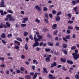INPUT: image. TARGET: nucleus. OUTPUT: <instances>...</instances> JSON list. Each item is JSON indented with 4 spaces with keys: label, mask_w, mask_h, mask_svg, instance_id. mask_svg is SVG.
Masks as SVG:
<instances>
[{
    "label": "nucleus",
    "mask_w": 79,
    "mask_h": 79,
    "mask_svg": "<svg viewBox=\"0 0 79 79\" xmlns=\"http://www.w3.org/2000/svg\"><path fill=\"white\" fill-rule=\"evenodd\" d=\"M48 10V9L47 8L45 7H44L43 10H44V11H47Z\"/></svg>",
    "instance_id": "obj_41"
},
{
    "label": "nucleus",
    "mask_w": 79,
    "mask_h": 79,
    "mask_svg": "<svg viewBox=\"0 0 79 79\" xmlns=\"http://www.w3.org/2000/svg\"><path fill=\"white\" fill-rule=\"evenodd\" d=\"M44 21L47 24L49 23V22L48 21V19H44Z\"/></svg>",
    "instance_id": "obj_44"
},
{
    "label": "nucleus",
    "mask_w": 79,
    "mask_h": 79,
    "mask_svg": "<svg viewBox=\"0 0 79 79\" xmlns=\"http://www.w3.org/2000/svg\"><path fill=\"white\" fill-rule=\"evenodd\" d=\"M69 69L70 70H69V72H70V73H71L72 72V71L73 70V68H69Z\"/></svg>",
    "instance_id": "obj_51"
},
{
    "label": "nucleus",
    "mask_w": 79,
    "mask_h": 79,
    "mask_svg": "<svg viewBox=\"0 0 79 79\" xmlns=\"http://www.w3.org/2000/svg\"><path fill=\"white\" fill-rule=\"evenodd\" d=\"M75 28L76 29V30L79 31V27H75Z\"/></svg>",
    "instance_id": "obj_62"
},
{
    "label": "nucleus",
    "mask_w": 79,
    "mask_h": 79,
    "mask_svg": "<svg viewBox=\"0 0 79 79\" xmlns=\"http://www.w3.org/2000/svg\"><path fill=\"white\" fill-rule=\"evenodd\" d=\"M61 14V11H60L59 12H58L57 14H56V15L57 16H58L59 15H60Z\"/></svg>",
    "instance_id": "obj_42"
},
{
    "label": "nucleus",
    "mask_w": 79,
    "mask_h": 79,
    "mask_svg": "<svg viewBox=\"0 0 79 79\" xmlns=\"http://www.w3.org/2000/svg\"><path fill=\"white\" fill-rule=\"evenodd\" d=\"M30 75H31V76H33L34 74V72H30Z\"/></svg>",
    "instance_id": "obj_54"
},
{
    "label": "nucleus",
    "mask_w": 79,
    "mask_h": 79,
    "mask_svg": "<svg viewBox=\"0 0 79 79\" xmlns=\"http://www.w3.org/2000/svg\"><path fill=\"white\" fill-rule=\"evenodd\" d=\"M24 48H25L26 50H28V46H27V44H26Z\"/></svg>",
    "instance_id": "obj_27"
},
{
    "label": "nucleus",
    "mask_w": 79,
    "mask_h": 79,
    "mask_svg": "<svg viewBox=\"0 0 79 79\" xmlns=\"http://www.w3.org/2000/svg\"><path fill=\"white\" fill-rule=\"evenodd\" d=\"M72 3L73 5H76L77 4V2L76 1L73 0L72 1Z\"/></svg>",
    "instance_id": "obj_20"
},
{
    "label": "nucleus",
    "mask_w": 79,
    "mask_h": 79,
    "mask_svg": "<svg viewBox=\"0 0 79 79\" xmlns=\"http://www.w3.org/2000/svg\"><path fill=\"white\" fill-rule=\"evenodd\" d=\"M37 73H35L34 75V76L33 77V79H35V78L37 77Z\"/></svg>",
    "instance_id": "obj_19"
},
{
    "label": "nucleus",
    "mask_w": 79,
    "mask_h": 79,
    "mask_svg": "<svg viewBox=\"0 0 79 79\" xmlns=\"http://www.w3.org/2000/svg\"><path fill=\"white\" fill-rule=\"evenodd\" d=\"M57 32H58V30H56L54 32V35H56Z\"/></svg>",
    "instance_id": "obj_63"
},
{
    "label": "nucleus",
    "mask_w": 79,
    "mask_h": 79,
    "mask_svg": "<svg viewBox=\"0 0 79 79\" xmlns=\"http://www.w3.org/2000/svg\"><path fill=\"white\" fill-rule=\"evenodd\" d=\"M67 34H70L71 33V31H70V30L68 29L67 30Z\"/></svg>",
    "instance_id": "obj_47"
},
{
    "label": "nucleus",
    "mask_w": 79,
    "mask_h": 79,
    "mask_svg": "<svg viewBox=\"0 0 79 79\" xmlns=\"http://www.w3.org/2000/svg\"><path fill=\"white\" fill-rule=\"evenodd\" d=\"M48 77L50 79H54L56 78L55 77H53V75L51 74H49Z\"/></svg>",
    "instance_id": "obj_10"
},
{
    "label": "nucleus",
    "mask_w": 79,
    "mask_h": 79,
    "mask_svg": "<svg viewBox=\"0 0 79 79\" xmlns=\"http://www.w3.org/2000/svg\"><path fill=\"white\" fill-rule=\"evenodd\" d=\"M31 67L32 68V69H33V70L34 71V70H35V65H32Z\"/></svg>",
    "instance_id": "obj_52"
},
{
    "label": "nucleus",
    "mask_w": 79,
    "mask_h": 79,
    "mask_svg": "<svg viewBox=\"0 0 79 79\" xmlns=\"http://www.w3.org/2000/svg\"><path fill=\"white\" fill-rule=\"evenodd\" d=\"M35 8L37 9V10H38V11H41V10L42 9H41L40 7L39 6L36 5L35 6Z\"/></svg>",
    "instance_id": "obj_11"
},
{
    "label": "nucleus",
    "mask_w": 79,
    "mask_h": 79,
    "mask_svg": "<svg viewBox=\"0 0 79 79\" xmlns=\"http://www.w3.org/2000/svg\"><path fill=\"white\" fill-rule=\"evenodd\" d=\"M47 44L48 46H51V47L53 46V43H51V42H48Z\"/></svg>",
    "instance_id": "obj_17"
},
{
    "label": "nucleus",
    "mask_w": 79,
    "mask_h": 79,
    "mask_svg": "<svg viewBox=\"0 0 79 79\" xmlns=\"http://www.w3.org/2000/svg\"><path fill=\"white\" fill-rule=\"evenodd\" d=\"M16 39L18 40V41H19V42H22V41H23L22 39L19 37L17 38Z\"/></svg>",
    "instance_id": "obj_30"
},
{
    "label": "nucleus",
    "mask_w": 79,
    "mask_h": 79,
    "mask_svg": "<svg viewBox=\"0 0 79 79\" xmlns=\"http://www.w3.org/2000/svg\"><path fill=\"white\" fill-rule=\"evenodd\" d=\"M15 44H17L18 46H15L14 47V48H16V50H18L19 48V46L20 45V42L18 41L17 40L14 41Z\"/></svg>",
    "instance_id": "obj_5"
},
{
    "label": "nucleus",
    "mask_w": 79,
    "mask_h": 79,
    "mask_svg": "<svg viewBox=\"0 0 79 79\" xmlns=\"http://www.w3.org/2000/svg\"><path fill=\"white\" fill-rule=\"evenodd\" d=\"M6 24L7 25V27H10V25L9 22H6Z\"/></svg>",
    "instance_id": "obj_29"
},
{
    "label": "nucleus",
    "mask_w": 79,
    "mask_h": 79,
    "mask_svg": "<svg viewBox=\"0 0 79 79\" xmlns=\"http://www.w3.org/2000/svg\"><path fill=\"white\" fill-rule=\"evenodd\" d=\"M76 48V46H73L72 47L71 50H74Z\"/></svg>",
    "instance_id": "obj_39"
},
{
    "label": "nucleus",
    "mask_w": 79,
    "mask_h": 79,
    "mask_svg": "<svg viewBox=\"0 0 79 79\" xmlns=\"http://www.w3.org/2000/svg\"><path fill=\"white\" fill-rule=\"evenodd\" d=\"M56 65H57L56 63L54 62H53V64H51V66L50 67V68H53L54 67V66H56Z\"/></svg>",
    "instance_id": "obj_15"
},
{
    "label": "nucleus",
    "mask_w": 79,
    "mask_h": 79,
    "mask_svg": "<svg viewBox=\"0 0 79 79\" xmlns=\"http://www.w3.org/2000/svg\"><path fill=\"white\" fill-rule=\"evenodd\" d=\"M60 20V17L59 16H57L56 19V21H59Z\"/></svg>",
    "instance_id": "obj_22"
},
{
    "label": "nucleus",
    "mask_w": 79,
    "mask_h": 79,
    "mask_svg": "<svg viewBox=\"0 0 79 79\" xmlns=\"http://www.w3.org/2000/svg\"><path fill=\"white\" fill-rule=\"evenodd\" d=\"M35 21L36 22V23H39L40 21V20H39V19H35Z\"/></svg>",
    "instance_id": "obj_43"
},
{
    "label": "nucleus",
    "mask_w": 79,
    "mask_h": 79,
    "mask_svg": "<svg viewBox=\"0 0 79 79\" xmlns=\"http://www.w3.org/2000/svg\"><path fill=\"white\" fill-rule=\"evenodd\" d=\"M7 13H10V14H13V11L11 10H7Z\"/></svg>",
    "instance_id": "obj_23"
},
{
    "label": "nucleus",
    "mask_w": 79,
    "mask_h": 79,
    "mask_svg": "<svg viewBox=\"0 0 79 79\" xmlns=\"http://www.w3.org/2000/svg\"><path fill=\"white\" fill-rule=\"evenodd\" d=\"M51 50V49L50 48H46L45 49V50L46 52H50Z\"/></svg>",
    "instance_id": "obj_38"
},
{
    "label": "nucleus",
    "mask_w": 79,
    "mask_h": 79,
    "mask_svg": "<svg viewBox=\"0 0 79 79\" xmlns=\"http://www.w3.org/2000/svg\"><path fill=\"white\" fill-rule=\"evenodd\" d=\"M7 37H8L9 38H10V37H12V34H11V33H10V34H8L7 35Z\"/></svg>",
    "instance_id": "obj_35"
},
{
    "label": "nucleus",
    "mask_w": 79,
    "mask_h": 79,
    "mask_svg": "<svg viewBox=\"0 0 79 79\" xmlns=\"http://www.w3.org/2000/svg\"><path fill=\"white\" fill-rule=\"evenodd\" d=\"M48 57L46 58V62H50V58L52 57V55H48Z\"/></svg>",
    "instance_id": "obj_8"
},
{
    "label": "nucleus",
    "mask_w": 79,
    "mask_h": 79,
    "mask_svg": "<svg viewBox=\"0 0 79 79\" xmlns=\"http://www.w3.org/2000/svg\"><path fill=\"white\" fill-rule=\"evenodd\" d=\"M54 54L56 55H60V53L59 52H56V51H55L54 52Z\"/></svg>",
    "instance_id": "obj_50"
},
{
    "label": "nucleus",
    "mask_w": 79,
    "mask_h": 79,
    "mask_svg": "<svg viewBox=\"0 0 79 79\" xmlns=\"http://www.w3.org/2000/svg\"><path fill=\"white\" fill-rule=\"evenodd\" d=\"M28 34V33L27 32H25L23 33V35L24 36H27Z\"/></svg>",
    "instance_id": "obj_36"
},
{
    "label": "nucleus",
    "mask_w": 79,
    "mask_h": 79,
    "mask_svg": "<svg viewBox=\"0 0 79 79\" xmlns=\"http://www.w3.org/2000/svg\"><path fill=\"white\" fill-rule=\"evenodd\" d=\"M36 51H37V52H38V51H40V50H41V48L37 47L36 48Z\"/></svg>",
    "instance_id": "obj_34"
},
{
    "label": "nucleus",
    "mask_w": 79,
    "mask_h": 79,
    "mask_svg": "<svg viewBox=\"0 0 79 79\" xmlns=\"http://www.w3.org/2000/svg\"><path fill=\"white\" fill-rule=\"evenodd\" d=\"M0 66L2 68H5V64H1L0 65Z\"/></svg>",
    "instance_id": "obj_58"
},
{
    "label": "nucleus",
    "mask_w": 79,
    "mask_h": 79,
    "mask_svg": "<svg viewBox=\"0 0 79 79\" xmlns=\"http://www.w3.org/2000/svg\"><path fill=\"white\" fill-rule=\"evenodd\" d=\"M21 58H22V59H24V58H25V56H24V55H22L21 56Z\"/></svg>",
    "instance_id": "obj_64"
},
{
    "label": "nucleus",
    "mask_w": 79,
    "mask_h": 79,
    "mask_svg": "<svg viewBox=\"0 0 79 79\" xmlns=\"http://www.w3.org/2000/svg\"><path fill=\"white\" fill-rule=\"evenodd\" d=\"M6 18L5 19V21H8V19L10 21H12L13 22H15L16 21V19H15L13 18V17H11V15L9 14L6 16Z\"/></svg>",
    "instance_id": "obj_1"
},
{
    "label": "nucleus",
    "mask_w": 79,
    "mask_h": 79,
    "mask_svg": "<svg viewBox=\"0 0 79 79\" xmlns=\"http://www.w3.org/2000/svg\"><path fill=\"white\" fill-rule=\"evenodd\" d=\"M64 71H67V69H65V67L64 66H63L61 68Z\"/></svg>",
    "instance_id": "obj_32"
},
{
    "label": "nucleus",
    "mask_w": 79,
    "mask_h": 79,
    "mask_svg": "<svg viewBox=\"0 0 79 79\" xmlns=\"http://www.w3.org/2000/svg\"><path fill=\"white\" fill-rule=\"evenodd\" d=\"M20 70L21 71H23L25 70V68H24L23 67H21L20 69Z\"/></svg>",
    "instance_id": "obj_37"
},
{
    "label": "nucleus",
    "mask_w": 79,
    "mask_h": 79,
    "mask_svg": "<svg viewBox=\"0 0 79 79\" xmlns=\"http://www.w3.org/2000/svg\"><path fill=\"white\" fill-rule=\"evenodd\" d=\"M2 43H3V44H6V41H5L4 40H2Z\"/></svg>",
    "instance_id": "obj_56"
},
{
    "label": "nucleus",
    "mask_w": 79,
    "mask_h": 79,
    "mask_svg": "<svg viewBox=\"0 0 79 79\" xmlns=\"http://www.w3.org/2000/svg\"><path fill=\"white\" fill-rule=\"evenodd\" d=\"M67 16L69 17V18H68V19H69L71 18V14L70 13L68 14Z\"/></svg>",
    "instance_id": "obj_24"
},
{
    "label": "nucleus",
    "mask_w": 79,
    "mask_h": 79,
    "mask_svg": "<svg viewBox=\"0 0 79 79\" xmlns=\"http://www.w3.org/2000/svg\"><path fill=\"white\" fill-rule=\"evenodd\" d=\"M40 47H42L43 45V43L42 42H40Z\"/></svg>",
    "instance_id": "obj_57"
},
{
    "label": "nucleus",
    "mask_w": 79,
    "mask_h": 79,
    "mask_svg": "<svg viewBox=\"0 0 79 79\" xmlns=\"http://www.w3.org/2000/svg\"><path fill=\"white\" fill-rule=\"evenodd\" d=\"M0 13L1 14V16H4V15H6L7 14L6 11H4L3 13V10H0Z\"/></svg>",
    "instance_id": "obj_9"
},
{
    "label": "nucleus",
    "mask_w": 79,
    "mask_h": 79,
    "mask_svg": "<svg viewBox=\"0 0 79 79\" xmlns=\"http://www.w3.org/2000/svg\"><path fill=\"white\" fill-rule=\"evenodd\" d=\"M23 20L25 21H28V18H23Z\"/></svg>",
    "instance_id": "obj_33"
},
{
    "label": "nucleus",
    "mask_w": 79,
    "mask_h": 79,
    "mask_svg": "<svg viewBox=\"0 0 79 79\" xmlns=\"http://www.w3.org/2000/svg\"><path fill=\"white\" fill-rule=\"evenodd\" d=\"M35 41V43L33 44V47H38L39 46V43L38 41L37 40H36L34 39Z\"/></svg>",
    "instance_id": "obj_4"
},
{
    "label": "nucleus",
    "mask_w": 79,
    "mask_h": 79,
    "mask_svg": "<svg viewBox=\"0 0 79 79\" xmlns=\"http://www.w3.org/2000/svg\"><path fill=\"white\" fill-rule=\"evenodd\" d=\"M65 38H66L67 39H70V35H68L67 36H65Z\"/></svg>",
    "instance_id": "obj_40"
},
{
    "label": "nucleus",
    "mask_w": 79,
    "mask_h": 79,
    "mask_svg": "<svg viewBox=\"0 0 79 79\" xmlns=\"http://www.w3.org/2000/svg\"><path fill=\"white\" fill-rule=\"evenodd\" d=\"M57 13V11L55 10H53L52 12V13L53 14V15H56V14Z\"/></svg>",
    "instance_id": "obj_26"
},
{
    "label": "nucleus",
    "mask_w": 79,
    "mask_h": 79,
    "mask_svg": "<svg viewBox=\"0 0 79 79\" xmlns=\"http://www.w3.org/2000/svg\"><path fill=\"white\" fill-rule=\"evenodd\" d=\"M68 29H73V27L71 26H69L68 27Z\"/></svg>",
    "instance_id": "obj_31"
},
{
    "label": "nucleus",
    "mask_w": 79,
    "mask_h": 79,
    "mask_svg": "<svg viewBox=\"0 0 79 79\" xmlns=\"http://www.w3.org/2000/svg\"><path fill=\"white\" fill-rule=\"evenodd\" d=\"M61 67H62V65H57V68H61Z\"/></svg>",
    "instance_id": "obj_59"
},
{
    "label": "nucleus",
    "mask_w": 79,
    "mask_h": 79,
    "mask_svg": "<svg viewBox=\"0 0 79 79\" xmlns=\"http://www.w3.org/2000/svg\"><path fill=\"white\" fill-rule=\"evenodd\" d=\"M25 78L27 79H31V77L30 75H27L25 76Z\"/></svg>",
    "instance_id": "obj_18"
},
{
    "label": "nucleus",
    "mask_w": 79,
    "mask_h": 79,
    "mask_svg": "<svg viewBox=\"0 0 79 79\" xmlns=\"http://www.w3.org/2000/svg\"><path fill=\"white\" fill-rule=\"evenodd\" d=\"M3 27H4V28H7V27H8L6 25L3 24V23H1L0 24V29H2Z\"/></svg>",
    "instance_id": "obj_7"
},
{
    "label": "nucleus",
    "mask_w": 79,
    "mask_h": 79,
    "mask_svg": "<svg viewBox=\"0 0 79 79\" xmlns=\"http://www.w3.org/2000/svg\"><path fill=\"white\" fill-rule=\"evenodd\" d=\"M21 26H22V27H26V24H21Z\"/></svg>",
    "instance_id": "obj_49"
},
{
    "label": "nucleus",
    "mask_w": 79,
    "mask_h": 79,
    "mask_svg": "<svg viewBox=\"0 0 79 79\" xmlns=\"http://www.w3.org/2000/svg\"><path fill=\"white\" fill-rule=\"evenodd\" d=\"M60 60L61 62H62V63H65V62L66 61V60L65 59L61 58L60 59Z\"/></svg>",
    "instance_id": "obj_16"
},
{
    "label": "nucleus",
    "mask_w": 79,
    "mask_h": 79,
    "mask_svg": "<svg viewBox=\"0 0 79 79\" xmlns=\"http://www.w3.org/2000/svg\"><path fill=\"white\" fill-rule=\"evenodd\" d=\"M68 23L70 24H73V22L71 20H69L68 21Z\"/></svg>",
    "instance_id": "obj_46"
},
{
    "label": "nucleus",
    "mask_w": 79,
    "mask_h": 79,
    "mask_svg": "<svg viewBox=\"0 0 79 79\" xmlns=\"http://www.w3.org/2000/svg\"><path fill=\"white\" fill-rule=\"evenodd\" d=\"M29 38L31 40H34V38L32 37V35H30L29 36Z\"/></svg>",
    "instance_id": "obj_45"
},
{
    "label": "nucleus",
    "mask_w": 79,
    "mask_h": 79,
    "mask_svg": "<svg viewBox=\"0 0 79 79\" xmlns=\"http://www.w3.org/2000/svg\"><path fill=\"white\" fill-rule=\"evenodd\" d=\"M77 7H75L74 8L73 10L75 11H77Z\"/></svg>",
    "instance_id": "obj_48"
},
{
    "label": "nucleus",
    "mask_w": 79,
    "mask_h": 79,
    "mask_svg": "<svg viewBox=\"0 0 79 79\" xmlns=\"http://www.w3.org/2000/svg\"><path fill=\"white\" fill-rule=\"evenodd\" d=\"M64 53L65 54V55H67L68 54V52H67V51H66V50H65L64 51Z\"/></svg>",
    "instance_id": "obj_60"
},
{
    "label": "nucleus",
    "mask_w": 79,
    "mask_h": 79,
    "mask_svg": "<svg viewBox=\"0 0 79 79\" xmlns=\"http://www.w3.org/2000/svg\"><path fill=\"white\" fill-rule=\"evenodd\" d=\"M49 16L50 18H52L53 16V15H52V14H49Z\"/></svg>",
    "instance_id": "obj_61"
},
{
    "label": "nucleus",
    "mask_w": 79,
    "mask_h": 79,
    "mask_svg": "<svg viewBox=\"0 0 79 79\" xmlns=\"http://www.w3.org/2000/svg\"><path fill=\"white\" fill-rule=\"evenodd\" d=\"M1 2L0 3V7L4 8L6 7V6L5 5L4 0H2Z\"/></svg>",
    "instance_id": "obj_6"
},
{
    "label": "nucleus",
    "mask_w": 79,
    "mask_h": 79,
    "mask_svg": "<svg viewBox=\"0 0 79 79\" xmlns=\"http://www.w3.org/2000/svg\"><path fill=\"white\" fill-rule=\"evenodd\" d=\"M75 78L76 79H79V75L78 74H76L75 75Z\"/></svg>",
    "instance_id": "obj_28"
},
{
    "label": "nucleus",
    "mask_w": 79,
    "mask_h": 79,
    "mask_svg": "<svg viewBox=\"0 0 79 79\" xmlns=\"http://www.w3.org/2000/svg\"><path fill=\"white\" fill-rule=\"evenodd\" d=\"M63 40L65 41V42H68V40L66 39V38H65L64 37H63Z\"/></svg>",
    "instance_id": "obj_53"
},
{
    "label": "nucleus",
    "mask_w": 79,
    "mask_h": 79,
    "mask_svg": "<svg viewBox=\"0 0 79 79\" xmlns=\"http://www.w3.org/2000/svg\"><path fill=\"white\" fill-rule=\"evenodd\" d=\"M63 48H67V44H62Z\"/></svg>",
    "instance_id": "obj_25"
},
{
    "label": "nucleus",
    "mask_w": 79,
    "mask_h": 79,
    "mask_svg": "<svg viewBox=\"0 0 79 79\" xmlns=\"http://www.w3.org/2000/svg\"><path fill=\"white\" fill-rule=\"evenodd\" d=\"M52 28L53 29H55L57 28V24H54L52 26Z\"/></svg>",
    "instance_id": "obj_12"
},
{
    "label": "nucleus",
    "mask_w": 79,
    "mask_h": 79,
    "mask_svg": "<svg viewBox=\"0 0 79 79\" xmlns=\"http://www.w3.org/2000/svg\"><path fill=\"white\" fill-rule=\"evenodd\" d=\"M42 73L44 74L45 73H48V71H47V70L46 68H43V71H42Z\"/></svg>",
    "instance_id": "obj_14"
},
{
    "label": "nucleus",
    "mask_w": 79,
    "mask_h": 79,
    "mask_svg": "<svg viewBox=\"0 0 79 79\" xmlns=\"http://www.w3.org/2000/svg\"><path fill=\"white\" fill-rule=\"evenodd\" d=\"M2 38H6V35H5V34L3 33H2L1 36Z\"/></svg>",
    "instance_id": "obj_21"
},
{
    "label": "nucleus",
    "mask_w": 79,
    "mask_h": 79,
    "mask_svg": "<svg viewBox=\"0 0 79 79\" xmlns=\"http://www.w3.org/2000/svg\"><path fill=\"white\" fill-rule=\"evenodd\" d=\"M55 45L56 47H58V46L60 45V43L58 42H57L56 44Z\"/></svg>",
    "instance_id": "obj_55"
},
{
    "label": "nucleus",
    "mask_w": 79,
    "mask_h": 79,
    "mask_svg": "<svg viewBox=\"0 0 79 79\" xmlns=\"http://www.w3.org/2000/svg\"><path fill=\"white\" fill-rule=\"evenodd\" d=\"M67 63L68 64H73L74 63L72 60H68L67 61Z\"/></svg>",
    "instance_id": "obj_13"
},
{
    "label": "nucleus",
    "mask_w": 79,
    "mask_h": 79,
    "mask_svg": "<svg viewBox=\"0 0 79 79\" xmlns=\"http://www.w3.org/2000/svg\"><path fill=\"white\" fill-rule=\"evenodd\" d=\"M37 37H38V38L36 37V35H35L34 36V39L37 40L39 41H40V40L42 39L43 38L42 36L40 35H37Z\"/></svg>",
    "instance_id": "obj_3"
},
{
    "label": "nucleus",
    "mask_w": 79,
    "mask_h": 79,
    "mask_svg": "<svg viewBox=\"0 0 79 79\" xmlns=\"http://www.w3.org/2000/svg\"><path fill=\"white\" fill-rule=\"evenodd\" d=\"M75 53H73L72 55L74 58V60H77L79 58V55L77 54L78 53V50H75Z\"/></svg>",
    "instance_id": "obj_2"
}]
</instances>
